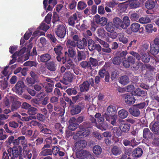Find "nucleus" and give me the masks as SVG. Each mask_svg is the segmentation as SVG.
I'll return each instance as SVG.
<instances>
[{
    "label": "nucleus",
    "mask_w": 159,
    "mask_h": 159,
    "mask_svg": "<svg viewBox=\"0 0 159 159\" xmlns=\"http://www.w3.org/2000/svg\"><path fill=\"white\" fill-rule=\"evenodd\" d=\"M80 90L82 92H88L89 88V84L87 81H84L82 84L79 86Z\"/></svg>",
    "instance_id": "nucleus-19"
},
{
    "label": "nucleus",
    "mask_w": 159,
    "mask_h": 159,
    "mask_svg": "<svg viewBox=\"0 0 159 159\" xmlns=\"http://www.w3.org/2000/svg\"><path fill=\"white\" fill-rule=\"evenodd\" d=\"M74 76V75L70 71L66 72L64 75L63 80L61 82L66 85L68 84L67 82L70 83L72 82Z\"/></svg>",
    "instance_id": "nucleus-7"
},
{
    "label": "nucleus",
    "mask_w": 159,
    "mask_h": 159,
    "mask_svg": "<svg viewBox=\"0 0 159 159\" xmlns=\"http://www.w3.org/2000/svg\"><path fill=\"white\" fill-rule=\"evenodd\" d=\"M86 57V55L84 51L78 50L77 56H75L74 59V61L76 62H79L82 60L85 59Z\"/></svg>",
    "instance_id": "nucleus-12"
},
{
    "label": "nucleus",
    "mask_w": 159,
    "mask_h": 159,
    "mask_svg": "<svg viewBox=\"0 0 159 159\" xmlns=\"http://www.w3.org/2000/svg\"><path fill=\"white\" fill-rule=\"evenodd\" d=\"M150 52L153 55H157L159 52V46L150 45Z\"/></svg>",
    "instance_id": "nucleus-27"
},
{
    "label": "nucleus",
    "mask_w": 159,
    "mask_h": 159,
    "mask_svg": "<svg viewBox=\"0 0 159 159\" xmlns=\"http://www.w3.org/2000/svg\"><path fill=\"white\" fill-rule=\"evenodd\" d=\"M88 48L89 50L92 52L96 44L92 39H89L88 41Z\"/></svg>",
    "instance_id": "nucleus-41"
},
{
    "label": "nucleus",
    "mask_w": 159,
    "mask_h": 159,
    "mask_svg": "<svg viewBox=\"0 0 159 159\" xmlns=\"http://www.w3.org/2000/svg\"><path fill=\"white\" fill-rule=\"evenodd\" d=\"M86 3L83 1H79L77 4V9L78 11L84 9L87 7Z\"/></svg>",
    "instance_id": "nucleus-38"
},
{
    "label": "nucleus",
    "mask_w": 159,
    "mask_h": 159,
    "mask_svg": "<svg viewBox=\"0 0 159 159\" xmlns=\"http://www.w3.org/2000/svg\"><path fill=\"white\" fill-rule=\"evenodd\" d=\"M122 60L121 58L119 56L114 57L112 60V63L115 65H119L121 62Z\"/></svg>",
    "instance_id": "nucleus-50"
},
{
    "label": "nucleus",
    "mask_w": 159,
    "mask_h": 159,
    "mask_svg": "<svg viewBox=\"0 0 159 159\" xmlns=\"http://www.w3.org/2000/svg\"><path fill=\"white\" fill-rule=\"evenodd\" d=\"M111 151L113 154L115 155H119L122 152L121 148L116 146L113 147Z\"/></svg>",
    "instance_id": "nucleus-37"
},
{
    "label": "nucleus",
    "mask_w": 159,
    "mask_h": 159,
    "mask_svg": "<svg viewBox=\"0 0 159 159\" xmlns=\"http://www.w3.org/2000/svg\"><path fill=\"white\" fill-rule=\"evenodd\" d=\"M37 111L38 110L37 108L33 107H30L28 109L27 113L30 115H34L37 113Z\"/></svg>",
    "instance_id": "nucleus-55"
},
{
    "label": "nucleus",
    "mask_w": 159,
    "mask_h": 159,
    "mask_svg": "<svg viewBox=\"0 0 159 159\" xmlns=\"http://www.w3.org/2000/svg\"><path fill=\"white\" fill-rule=\"evenodd\" d=\"M87 145V142L84 140H81L76 142L75 144L76 149H80L81 148H84Z\"/></svg>",
    "instance_id": "nucleus-22"
},
{
    "label": "nucleus",
    "mask_w": 159,
    "mask_h": 159,
    "mask_svg": "<svg viewBox=\"0 0 159 159\" xmlns=\"http://www.w3.org/2000/svg\"><path fill=\"white\" fill-rule=\"evenodd\" d=\"M90 127L91 125L89 123L85 122L80 125L79 126V128L80 129H88Z\"/></svg>",
    "instance_id": "nucleus-63"
},
{
    "label": "nucleus",
    "mask_w": 159,
    "mask_h": 159,
    "mask_svg": "<svg viewBox=\"0 0 159 159\" xmlns=\"http://www.w3.org/2000/svg\"><path fill=\"white\" fill-rule=\"evenodd\" d=\"M129 111L130 114L136 117H138L140 114L139 109L135 106V105H134L133 107L130 108L129 109Z\"/></svg>",
    "instance_id": "nucleus-14"
},
{
    "label": "nucleus",
    "mask_w": 159,
    "mask_h": 159,
    "mask_svg": "<svg viewBox=\"0 0 159 159\" xmlns=\"http://www.w3.org/2000/svg\"><path fill=\"white\" fill-rule=\"evenodd\" d=\"M116 112V107L113 105H110L109 106L107 110V112L104 114H106L108 116H111Z\"/></svg>",
    "instance_id": "nucleus-21"
},
{
    "label": "nucleus",
    "mask_w": 159,
    "mask_h": 159,
    "mask_svg": "<svg viewBox=\"0 0 159 159\" xmlns=\"http://www.w3.org/2000/svg\"><path fill=\"white\" fill-rule=\"evenodd\" d=\"M80 130L78 131L76 134L73 137L74 139H77L79 138L89 136L90 133V130L89 129H80Z\"/></svg>",
    "instance_id": "nucleus-4"
},
{
    "label": "nucleus",
    "mask_w": 159,
    "mask_h": 159,
    "mask_svg": "<svg viewBox=\"0 0 159 159\" xmlns=\"http://www.w3.org/2000/svg\"><path fill=\"white\" fill-rule=\"evenodd\" d=\"M119 72L117 70H115L114 71H112L111 74V78L112 80L115 79L118 77L119 75Z\"/></svg>",
    "instance_id": "nucleus-60"
},
{
    "label": "nucleus",
    "mask_w": 159,
    "mask_h": 159,
    "mask_svg": "<svg viewBox=\"0 0 159 159\" xmlns=\"http://www.w3.org/2000/svg\"><path fill=\"white\" fill-rule=\"evenodd\" d=\"M24 86L23 82L21 81H18L15 87L16 93L21 95L23 92Z\"/></svg>",
    "instance_id": "nucleus-13"
},
{
    "label": "nucleus",
    "mask_w": 159,
    "mask_h": 159,
    "mask_svg": "<svg viewBox=\"0 0 159 159\" xmlns=\"http://www.w3.org/2000/svg\"><path fill=\"white\" fill-rule=\"evenodd\" d=\"M52 154V151L51 149L48 148L42 149V151L40 152L39 155L41 156H46Z\"/></svg>",
    "instance_id": "nucleus-47"
},
{
    "label": "nucleus",
    "mask_w": 159,
    "mask_h": 159,
    "mask_svg": "<svg viewBox=\"0 0 159 159\" xmlns=\"http://www.w3.org/2000/svg\"><path fill=\"white\" fill-rule=\"evenodd\" d=\"M53 28H54L55 33L57 36L61 38H63L65 37L66 33V29L62 23L54 26Z\"/></svg>",
    "instance_id": "nucleus-1"
},
{
    "label": "nucleus",
    "mask_w": 159,
    "mask_h": 159,
    "mask_svg": "<svg viewBox=\"0 0 159 159\" xmlns=\"http://www.w3.org/2000/svg\"><path fill=\"white\" fill-rule=\"evenodd\" d=\"M156 0H148L145 3L146 7L148 10H152L153 9L157 4Z\"/></svg>",
    "instance_id": "nucleus-18"
},
{
    "label": "nucleus",
    "mask_w": 159,
    "mask_h": 159,
    "mask_svg": "<svg viewBox=\"0 0 159 159\" xmlns=\"http://www.w3.org/2000/svg\"><path fill=\"white\" fill-rule=\"evenodd\" d=\"M38 63L36 61H28L24 63V65L25 66H30V67H36Z\"/></svg>",
    "instance_id": "nucleus-57"
},
{
    "label": "nucleus",
    "mask_w": 159,
    "mask_h": 159,
    "mask_svg": "<svg viewBox=\"0 0 159 159\" xmlns=\"http://www.w3.org/2000/svg\"><path fill=\"white\" fill-rule=\"evenodd\" d=\"M7 152L10 156L11 155L12 152V156L15 158L17 157L19 155L18 151L16 148H14L12 149L11 148H9L7 149Z\"/></svg>",
    "instance_id": "nucleus-29"
},
{
    "label": "nucleus",
    "mask_w": 159,
    "mask_h": 159,
    "mask_svg": "<svg viewBox=\"0 0 159 159\" xmlns=\"http://www.w3.org/2000/svg\"><path fill=\"white\" fill-rule=\"evenodd\" d=\"M130 125L127 124H121L120 126V128L123 132L127 133L130 129Z\"/></svg>",
    "instance_id": "nucleus-35"
},
{
    "label": "nucleus",
    "mask_w": 159,
    "mask_h": 159,
    "mask_svg": "<svg viewBox=\"0 0 159 159\" xmlns=\"http://www.w3.org/2000/svg\"><path fill=\"white\" fill-rule=\"evenodd\" d=\"M89 26V24L86 20H83V23L81 25L80 27L82 30L87 29Z\"/></svg>",
    "instance_id": "nucleus-64"
},
{
    "label": "nucleus",
    "mask_w": 159,
    "mask_h": 159,
    "mask_svg": "<svg viewBox=\"0 0 159 159\" xmlns=\"http://www.w3.org/2000/svg\"><path fill=\"white\" fill-rule=\"evenodd\" d=\"M47 37L50 41L52 43H56L57 40L54 34H48L47 35Z\"/></svg>",
    "instance_id": "nucleus-62"
},
{
    "label": "nucleus",
    "mask_w": 159,
    "mask_h": 159,
    "mask_svg": "<svg viewBox=\"0 0 159 159\" xmlns=\"http://www.w3.org/2000/svg\"><path fill=\"white\" fill-rule=\"evenodd\" d=\"M66 45L67 48H75L76 43L74 41L68 39L66 42Z\"/></svg>",
    "instance_id": "nucleus-33"
},
{
    "label": "nucleus",
    "mask_w": 159,
    "mask_h": 159,
    "mask_svg": "<svg viewBox=\"0 0 159 159\" xmlns=\"http://www.w3.org/2000/svg\"><path fill=\"white\" fill-rule=\"evenodd\" d=\"M141 59L143 62L148 63L150 61V57L149 55L146 53H143L142 54Z\"/></svg>",
    "instance_id": "nucleus-53"
},
{
    "label": "nucleus",
    "mask_w": 159,
    "mask_h": 159,
    "mask_svg": "<svg viewBox=\"0 0 159 159\" xmlns=\"http://www.w3.org/2000/svg\"><path fill=\"white\" fill-rule=\"evenodd\" d=\"M130 18L132 21H137L139 19V15L136 13L133 12L131 14Z\"/></svg>",
    "instance_id": "nucleus-51"
},
{
    "label": "nucleus",
    "mask_w": 159,
    "mask_h": 159,
    "mask_svg": "<svg viewBox=\"0 0 159 159\" xmlns=\"http://www.w3.org/2000/svg\"><path fill=\"white\" fill-rule=\"evenodd\" d=\"M65 64V66L67 70L73 69L75 68V65L72 60L70 59L66 61Z\"/></svg>",
    "instance_id": "nucleus-31"
},
{
    "label": "nucleus",
    "mask_w": 159,
    "mask_h": 159,
    "mask_svg": "<svg viewBox=\"0 0 159 159\" xmlns=\"http://www.w3.org/2000/svg\"><path fill=\"white\" fill-rule=\"evenodd\" d=\"M97 34L98 36L102 39L106 36L107 32L103 28H100L98 29Z\"/></svg>",
    "instance_id": "nucleus-39"
},
{
    "label": "nucleus",
    "mask_w": 159,
    "mask_h": 159,
    "mask_svg": "<svg viewBox=\"0 0 159 159\" xmlns=\"http://www.w3.org/2000/svg\"><path fill=\"white\" fill-rule=\"evenodd\" d=\"M150 128L154 133L159 134V122L152 123L150 125Z\"/></svg>",
    "instance_id": "nucleus-17"
},
{
    "label": "nucleus",
    "mask_w": 159,
    "mask_h": 159,
    "mask_svg": "<svg viewBox=\"0 0 159 159\" xmlns=\"http://www.w3.org/2000/svg\"><path fill=\"white\" fill-rule=\"evenodd\" d=\"M140 25L137 23L134 22L130 25V30L134 33L139 32L140 34H142L143 32L144 28L143 27H140Z\"/></svg>",
    "instance_id": "nucleus-8"
},
{
    "label": "nucleus",
    "mask_w": 159,
    "mask_h": 159,
    "mask_svg": "<svg viewBox=\"0 0 159 159\" xmlns=\"http://www.w3.org/2000/svg\"><path fill=\"white\" fill-rule=\"evenodd\" d=\"M93 151L95 154L98 155L101 153L102 149L100 146L96 145L93 147Z\"/></svg>",
    "instance_id": "nucleus-48"
},
{
    "label": "nucleus",
    "mask_w": 159,
    "mask_h": 159,
    "mask_svg": "<svg viewBox=\"0 0 159 159\" xmlns=\"http://www.w3.org/2000/svg\"><path fill=\"white\" fill-rule=\"evenodd\" d=\"M52 18V22L53 24V27H54V26L60 24V23H62L60 21L59 15L56 12L53 13Z\"/></svg>",
    "instance_id": "nucleus-24"
},
{
    "label": "nucleus",
    "mask_w": 159,
    "mask_h": 159,
    "mask_svg": "<svg viewBox=\"0 0 159 159\" xmlns=\"http://www.w3.org/2000/svg\"><path fill=\"white\" fill-rule=\"evenodd\" d=\"M119 82L123 85H126L129 82V78L126 75L121 76L119 78Z\"/></svg>",
    "instance_id": "nucleus-32"
},
{
    "label": "nucleus",
    "mask_w": 159,
    "mask_h": 159,
    "mask_svg": "<svg viewBox=\"0 0 159 159\" xmlns=\"http://www.w3.org/2000/svg\"><path fill=\"white\" fill-rule=\"evenodd\" d=\"M122 20L123 29H126L130 25V20L129 17L126 16L123 17Z\"/></svg>",
    "instance_id": "nucleus-28"
},
{
    "label": "nucleus",
    "mask_w": 159,
    "mask_h": 159,
    "mask_svg": "<svg viewBox=\"0 0 159 159\" xmlns=\"http://www.w3.org/2000/svg\"><path fill=\"white\" fill-rule=\"evenodd\" d=\"M139 21L141 24H146L150 22L151 20L148 17H144L140 18L139 20Z\"/></svg>",
    "instance_id": "nucleus-52"
},
{
    "label": "nucleus",
    "mask_w": 159,
    "mask_h": 159,
    "mask_svg": "<svg viewBox=\"0 0 159 159\" xmlns=\"http://www.w3.org/2000/svg\"><path fill=\"white\" fill-rule=\"evenodd\" d=\"M45 66L48 70L51 72H55L56 70L57 65L56 61L52 60L46 63Z\"/></svg>",
    "instance_id": "nucleus-9"
},
{
    "label": "nucleus",
    "mask_w": 159,
    "mask_h": 159,
    "mask_svg": "<svg viewBox=\"0 0 159 159\" xmlns=\"http://www.w3.org/2000/svg\"><path fill=\"white\" fill-rule=\"evenodd\" d=\"M118 39L120 42H122L124 44H126L128 42V38L125 36L123 33H119L118 34Z\"/></svg>",
    "instance_id": "nucleus-30"
},
{
    "label": "nucleus",
    "mask_w": 159,
    "mask_h": 159,
    "mask_svg": "<svg viewBox=\"0 0 159 159\" xmlns=\"http://www.w3.org/2000/svg\"><path fill=\"white\" fill-rule=\"evenodd\" d=\"M103 116L105 118L106 120L110 123L113 126L117 125V120L118 118L117 115L114 114L109 116L106 114H103Z\"/></svg>",
    "instance_id": "nucleus-5"
},
{
    "label": "nucleus",
    "mask_w": 159,
    "mask_h": 159,
    "mask_svg": "<svg viewBox=\"0 0 159 159\" xmlns=\"http://www.w3.org/2000/svg\"><path fill=\"white\" fill-rule=\"evenodd\" d=\"M80 65L81 67L84 69H87L90 70L92 69V66L89 64V61H84L80 62Z\"/></svg>",
    "instance_id": "nucleus-34"
},
{
    "label": "nucleus",
    "mask_w": 159,
    "mask_h": 159,
    "mask_svg": "<svg viewBox=\"0 0 159 159\" xmlns=\"http://www.w3.org/2000/svg\"><path fill=\"white\" fill-rule=\"evenodd\" d=\"M36 117L35 116L32 115H30L29 116H22L21 119L23 121H29L30 120L33 119H35Z\"/></svg>",
    "instance_id": "nucleus-59"
},
{
    "label": "nucleus",
    "mask_w": 159,
    "mask_h": 159,
    "mask_svg": "<svg viewBox=\"0 0 159 159\" xmlns=\"http://www.w3.org/2000/svg\"><path fill=\"white\" fill-rule=\"evenodd\" d=\"M24 152L25 157L28 159H30L32 157L33 159H35L37 155L36 150L35 149H33L32 151L26 150Z\"/></svg>",
    "instance_id": "nucleus-10"
},
{
    "label": "nucleus",
    "mask_w": 159,
    "mask_h": 159,
    "mask_svg": "<svg viewBox=\"0 0 159 159\" xmlns=\"http://www.w3.org/2000/svg\"><path fill=\"white\" fill-rule=\"evenodd\" d=\"M99 43L103 46L104 48H102V52L106 53H110L111 52L112 50L110 48L109 44L107 42L102 40L99 39L98 40Z\"/></svg>",
    "instance_id": "nucleus-11"
},
{
    "label": "nucleus",
    "mask_w": 159,
    "mask_h": 159,
    "mask_svg": "<svg viewBox=\"0 0 159 159\" xmlns=\"http://www.w3.org/2000/svg\"><path fill=\"white\" fill-rule=\"evenodd\" d=\"M49 26L45 23H42L38 27L39 30L46 32L49 28Z\"/></svg>",
    "instance_id": "nucleus-56"
},
{
    "label": "nucleus",
    "mask_w": 159,
    "mask_h": 159,
    "mask_svg": "<svg viewBox=\"0 0 159 159\" xmlns=\"http://www.w3.org/2000/svg\"><path fill=\"white\" fill-rule=\"evenodd\" d=\"M66 92L70 96L75 95L77 93V91L75 88L68 89L66 90Z\"/></svg>",
    "instance_id": "nucleus-58"
},
{
    "label": "nucleus",
    "mask_w": 159,
    "mask_h": 159,
    "mask_svg": "<svg viewBox=\"0 0 159 159\" xmlns=\"http://www.w3.org/2000/svg\"><path fill=\"white\" fill-rule=\"evenodd\" d=\"M82 107L80 106H75L71 111V113L72 115H74L79 113L82 110Z\"/></svg>",
    "instance_id": "nucleus-36"
},
{
    "label": "nucleus",
    "mask_w": 159,
    "mask_h": 159,
    "mask_svg": "<svg viewBox=\"0 0 159 159\" xmlns=\"http://www.w3.org/2000/svg\"><path fill=\"white\" fill-rule=\"evenodd\" d=\"M21 104V102L19 101L16 100L14 101L11 107L12 111H14L17 109L20 106Z\"/></svg>",
    "instance_id": "nucleus-44"
},
{
    "label": "nucleus",
    "mask_w": 159,
    "mask_h": 159,
    "mask_svg": "<svg viewBox=\"0 0 159 159\" xmlns=\"http://www.w3.org/2000/svg\"><path fill=\"white\" fill-rule=\"evenodd\" d=\"M114 25L117 28L123 29L122 20L119 18L116 17L113 19Z\"/></svg>",
    "instance_id": "nucleus-20"
},
{
    "label": "nucleus",
    "mask_w": 159,
    "mask_h": 159,
    "mask_svg": "<svg viewBox=\"0 0 159 159\" xmlns=\"http://www.w3.org/2000/svg\"><path fill=\"white\" fill-rule=\"evenodd\" d=\"M26 82L27 85L29 86H32L36 82H37L34 79H33V78H32L30 77H28L26 78Z\"/></svg>",
    "instance_id": "nucleus-54"
},
{
    "label": "nucleus",
    "mask_w": 159,
    "mask_h": 159,
    "mask_svg": "<svg viewBox=\"0 0 159 159\" xmlns=\"http://www.w3.org/2000/svg\"><path fill=\"white\" fill-rule=\"evenodd\" d=\"M106 30L110 32H112L114 30L113 24L112 22H108L106 25Z\"/></svg>",
    "instance_id": "nucleus-42"
},
{
    "label": "nucleus",
    "mask_w": 159,
    "mask_h": 159,
    "mask_svg": "<svg viewBox=\"0 0 159 159\" xmlns=\"http://www.w3.org/2000/svg\"><path fill=\"white\" fill-rule=\"evenodd\" d=\"M134 95L140 96L142 97H144L146 96L147 92L143 90H141L139 88H138L136 89L134 93Z\"/></svg>",
    "instance_id": "nucleus-26"
},
{
    "label": "nucleus",
    "mask_w": 159,
    "mask_h": 159,
    "mask_svg": "<svg viewBox=\"0 0 159 159\" xmlns=\"http://www.w3.org/2000/svg\"><path fill=\"white\" fill-rule=\"evenodd\" d=\"M76 155V157L79 158L95 159L94 157L89 152L85 150L77 151Z\"/></svg>",
    "instance_id": "nucleus-3"
},
{
    "label": "nucleus",
    "mask_w": 159,
    "mask_h": 159,
    "mask_svg": "<svg viewBox=\"0 0 159 159\" xmlns=\"http://www.w3.org/2000/svg\"><path fill=\"white\" fill-rule=\"evenodd\" d=\"M152 134L148 128H145L143 129V136L144 138L147 139L152 137Z\"/></svg>",
    "instance_id": "nucleus-43"
},
{
    "label": "nucleus",
    "mask_w": 159,
    "mask_h": 159,
    "mask_svg": "<svg viewBox=\"0 0 159 159\" xmlns=\"http://www.w3.org/2000/svg\"><path fill=\"white\" fill-rule=\"evenodd\" d=\"M123 66L127 68L130 67L131 65H133L135 62V59L132 56H129L127 58L122 59Z\"/></svg>",
    "instance_id": "nucleus-6"
},
{
    "label": "nucleus",
    "mask_w": 159,
    "mask_h": 159,
    "mask_svg": "<svg viewBox=\"0 0 159 159\" xmlns=\"http://www.w3.org/2000/svg\"><path fill=\"white\" fill-rule=\"evenodd\" d=\"M119 116L121 118L124 119L126 118L128 115V112L125 110L121 109L118 112Z\"/></svg>",
    "instance_id": "nucleus-40"
},
{
    "label": "nucleus",
    "mask_w": 159,
    "mask_h": 159,
    "mask_svg": "<svg viewBox=\"0 0 159 159\" xmlns=\"http://www.w3.org/2000/svg\"><path fill=\"white\" fill-rule=\"evenodd\" d=\"M98 73L100 77L103 78L109 73L104 68L102 67L99 70Z\"/></svg>",
    "instance_id": "nucleus-45"
},
{
    "label": "nucleus",
    "mask_w": 159,
    "mask_h": 159,
    "mask_svg": "<svg viewBox=\"0 0 159 159\" xmlns=\"http://www.w3.org/2000/svg\"><path fill=\"white\" fill-rule=\"evenodd\" d=\"M67 51L65 52L64 57L68 56L70 58H73L75 57L76 55V50L75 48H67Z\"/></svg>",
    "instance_id": "nucleus-15"
},
{
    "label": "nucleus",
    "mask_w": 159,
    "mask_h": 159,
    "mask_svg": "<svg viewBox=\"0 0 159 159\" xmlns=\"http://www.w3.org/2000/svg\"><path fill=\"white\" fill-rule=\"evenodd\" d=\"M51 56L48 53H45L42 55L40 57V61L42 62L47 63L51 59Z\"/></svg>",
    "instance_id": "nucleus-25"
},
{
    "label": "nucleus",
    "mask_w": 159,
    "mask_h": 159,
    "mask_svg": "<svg viewBox=\"0 0 159 159\" xmlns=\"http://www.w3.org/2000/svg\"><path fill=\"white\" fill-rule=\"evenodd\" d=\"M89 62L90 65L93 67H96L98 64V60L96 58L90 57L89 59Z\"/></svg>",
    "instance_id": "nucleus-49"
},
{
    "label": "nucleus",
    "mask_w": 159,
    "mask_h": 159,
    "mask_svg": "<svg viewBox=\"0 0 159 159\" xmlns=\"http://www.w3.org/2000/svg\"><path fill=\"white\" fill-rule=\"evenodd\" d=\"M63 47L61 45L56 46L54 48V50L57 55L56 58L57 61L59 62H61L62 60V62L63 64L66 61V57H64L63 54L61 52L63 50Z\"/></svg>",
    "instance_id": "nucleus-2"
},
{
    "label": "nucleus",
    "mask_w": 159,
    "mask_h": 159,
    "mask_svg": "<svg viewBox=\"0 0 159 159\" xmlns=\"http://www.w3.org/2000/svg\"><path fill=\"white\" fill-rule=\"evenodd\" d=\"M143 152V150L141 148H137L134 149L132 155L134 157H138L142 155Z\"/></svg>",
    "instance_id": "nucleus-23"
},
{
    "label": "nucleus",
    "mask_w": 159,
    "mask_h": 159,
    "mask_svg": "<svg viewBox=\"0 0 159 159\" xmlns=\"http://www.w3.org/2000/svg\"><path fill=\"white\" fill-rule=\"evenodd\" d=\"M19 143L22 145H25L27 143L25 137L24 136H21L18 137Z\"/></svg>",
    "instance_id": "nucleus-61"
},
{
    "label": "nucleus",
    "mask_w": 159,
    "mask_h": 159,
    "mask_svg": "<svg viewBox=\"0 0 159 159\" xmlns=\"http://www.w3.org/2000/svg\"><path fill=\"white\" fill-rule=\"evenodd\" d=\"M76 45L78 48L83 49L87 46V41L85 38H83L82 40L79 39L77 42Z\"/></svg>",
    "instance_id": "nucleus-16"
},
{
    "label": "nucleus",
    "mask_w": 159,
    "mask_h": 159,
    "mask_svg": "<svg viewBox=\"0 0 159 159\" xmlns=\"http://www.w3.org/2000/svg\"><path fill=\"white\" fill-rule=\"evenodd\" d=\"M112 133L114 136H120L121 135L122 132L120 128L114 127L112 129Z\"/></svg>",
    "instance_id": "nucleus-46"
}]
</instances>
